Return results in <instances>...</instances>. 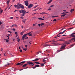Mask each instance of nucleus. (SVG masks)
Listing matches in <instances>:
<instances>
[{
    "instance_id": "obj_1",
    "label": "nucleus",
    "mask_w": 75,
    "mask_h": 75,
    "mask_svg": "<svg viewBox=\"0 0 75 75\" xmlns=\"http://www.w3.org/2000/svg\"><path fill=\"white\" fill-rule=\"evenodd\" d=\"M19 12L20 13H22V14H21L22 16H25V14L26 13H29V11L26 12V11H25V10L23 9L20 10L19 11Z\"/></svg>"
},
{
    "instance_id": "obj_2",
    "label": "nucleus",
    "mask_w": 75,
    "mask_h": 75,
    "mask_svg": "<svg viewBox=\"0 0 75 75\" xmlns=\"http://www.w3.org/2000/svg\"><path fill=\"white\" fill-rule=\"evenodd\" d=\"M71 42V40H69L68 41H66L65 42L62 44V45H65V44H70V43Z\"/></svg>"
},
{
    "instance_id": "obj_3",
    "label": "nucleus",
    "mask_w": 75,
    "mask_h": 75,
    "mask_svg": "<svg viewBox=\"0 0 75 75\" xmlns=\"http://www.w3.org/2000/svg\"><path fill=\"white\" fill-rule=\"evenodd\" d=\"M27 64H29L30 65H32V66L34 65V63L33 62L30 61H29L28 62Z\"/></svg>"
},
{
    "instance_id": "obj_4",
    "label": "nucleus",
    "mask_w": 75,
    "mask_h": 75,
    "mask_svg": "<svg viewBox=\"0 0 75 75\" xmlns=\"http://www.w3.org/2000/svg\"><path fill=\"white\" fill-rule=\"evenodd\" d=\"M25 62V61L21 62V63H17L16 65H23L24 63Z\"/></svg>"
},
{
    "instance_id": "obj_5",
    "label": "nucleus",
    "mask_w": 75,
    "mask_h": 75,
    "mask_svg": "<svg viewBox=\"0 0 75 75\" xmlns=\"http://www.w3.org/2000/svg\"><path fill=\"white\" fill-rule=\"evenodd\" d=\"M61 14H63L61 16V17L62 18V17H65V15H66L67 14L65 13V12H63V13H61Z\"/></svg>"
},
{
    "instance_id": "obj_6",
    "label": "nucleus",
    "mask_w": 75,
    "mask_h": 75,
    "mask_svg": "<svg viewBox=\"0 0 75 75\" xmlns=\"http://www.w3.org/2000/svg\"><path fill=\"white\" fill-rule=\"evenodd\" d=\"M25 4L26 6H28V1H24Z\"/></svg>"
},
{
    "instance_id": "obj_7",
    "label": "nucleus",
    "mask_w": 75,
    "mask_h": 75,
    "mask_svg": "<svg viewBox=\"0 0 75 75\" xmlns=\"http://www.w3.org/2000/svg\"><path fill=\"white\" fill-rule=\"evenodd\" d=\"M66 46H67L66 45H64L62 46L61 47V49H65V47H66Z\"/></svg>"
},
{
    "instance_id": "obj_8",
    "label": "nucleus",
    "mask_w": 75,
    "mask_h": 75,
    "mask_svg": "<svg viewBox=\"0 0 75 75\" xmlns=\"http://www.w3.org/2000/svg\"><path fill=\"white\" fill-rule=\"evenodd\" d=\"M21 6V4H17V9H19V8H20Z\"/></svg>"
},
{
    "instance_id": "obj_9",
    "label": "nucleus",
    "mask_w": 75,
    "mask_h": 75,
    "mask_svg": "<svg viewBox=\"0 0 75 75\" xmlns=\"http://www.w3.org/2000/svg\"><path fill=\"white\" fill-rule=\"evenodd\" d=\"M33 6V4H30L28 6V8H31V7H32Z\"/></svg>"
},
{
    "instance_id": "obj_10",
    "label": "nucleus",
    "mask_w": 75,
    "mask_h": 75,
    "mask_svg": "<svg viewBox=\"0 0 75 75\" xmlns=\"http://www.w3.org/2000/svg\"><path fill=\"white\" fill-rule=\"evenodd\" d=\"M26 35H27V34H24L22 38V40H24V38H25V37H26Z\"/></svg>"
},
{
    "instance_id": "obj_11",
    "label": "nucleus",
    "mask_w": 75,
    "mask_h": 75,
    "mask_svg": "<svg viewBox=\"0 0 75 75\" xmlns=\"http://www.w3.org/2000/svg\"><path fill=\"white\" fill-rule=\"evenodd\" d=\"M71 36L72 37H75V33L71 34Z\"/></svg>"
},
{
    "instance_id": "obj_12",
    "label": "nucleus",
    "mask_w": 75,
    "mask_h": 75,
    "mask_svg": "<svg viewBox=\"0 0 75 75\" xmlns=\"http://www.w3.org/2000/svg\"><path fill=\"white\" fill-rule=\"evenodd\" d=\"M65 31H66V30H64V31L63 32H60V33L58 34V35H59V34H63V33L65 32Z\"/></svg>"
},
{
    "instance_id": "obj_13",
    "label": "nucleus",
    "mask_w": 75,
    "mask_h": 75,
    "mask_svg": "<svg viewBox=\"0 0 75 75\" xmlns=\"http://www.w3.org/2000/svg\"><path fill=\"white\" fill-rule=\"evenodd\" d=\"M45 45V47H49L50 46H52V45Z\"/></svg>"
},
{
    "instance_id": "obj_14",
    "label": "nucleus",
    "mask_w": 75,
    "mask_h": 75,
    "mask_svg": "<svg viewBox=\"0 0 75 75\" xmlns=\"http://www.w3.org/2000/svg\"><path fill=\"white\" fill-rule=\"evenodd\" d=\"M38 60H39V59L36 58L35 60H32V61H38Z\"/></svg>"
},
{
    "instance_id": "obj_15",
    "label": "nucleus",
    "mask_w": 75,
    "mask_h": 75,
    "mask_svg": "<svg viewBox=\"0 0 75 75\" xmlns=\"http://www.w3.org/2000/svg\"><path fill=\"white\" fill-rule=\"evenodd\" d=\"M20 8H22V9H24V6L22 5L21 4Z\"/></svg>"
},
{
    "instance_id": "obj_16",
    "label": "nucleus",
    "mask_w": 75,
    "mask_h": 75,
    "mask_svg": "<svg viewBox=\"0 0 75 75\" xmlns=\"http://www.w3.org/2000/svg\"><path fill=\"white\" fill-rule=\"evenodd\" d=\"M28 35L29 36H32V34H31V32H30L29 33H28Z\"/></svg>"
},
{
    "instance_id": "obj_17",
    "label": "nucleus",
    "mask_w": 75,
    "mask_h": 75,
    "mask_svg": "<svg viewBox=\"0 0 75 75\" xmlns=\"http://www.w3.org/2000/svg\"><path fill=\"white\" fill-rule=\"evenodd\" d=\"M58 41H63V42H64L65 40L63 39H60V40H59Z\"/></svg>"
},
{
    "instance_id": "obj_18",
    "label": "nucleus",
    "mask_w": 75,
    "mask_h": 75,
    "mask_svg": "<svg viewBox=\"0 0 75 75\" xmlns=\"http://www.w3.org/2000/svg\"><path fill=\"white\" fill-rule=\"evenodd\" d=\"M52 1V0L50 1H49L47 3V4H50V3H51Z\"/></svg>"
},
{
    "instance_id": "obj_19",
    "label": "nucleus",
    "mask_w": 75,
    "mask_h": 75,
    "mask_svg": "<svg viewBox=\"0 0 75 75\" xmlns=\"http://www.w3.org/2000/svg\"><path fill=\"white\" fill-rule=\"evenodd\" d=\"M25 21H26V19L22 20V21L23 22V23H25Z\"/></svg>"
},
{
    "instance_id": "obj_20",
    "label": "nucleus",
    "mask_w": 75,
    "mask_h": 75,
    "mask_svg": "<svg viewBox=\"0 0 75 75\" xmlns=\"http://www.w3.org/2000/svg\"><path fill=\"white\" fill-rule=\"evenodd\" d=\"M27 64H25L23 65V67H25L26 66H27Z\"/></svg>"
},
{
    "instance_id": "obj_21",
    "label": "nucleus",
    "mask_w": 75,
    "mask_h": 75,
    "mask_svg": "<svg viewBox=\"0 0 75 75\" xmlns=\"http://www.w3.org/2000/svg\"><path fill=\"white\" fill-rule=\"evenodd\" d=\"M24 32H21L20 33V34L21 35H23V34H24Z\"/></svg>"
},
{
    "instance_id": "obj_22",
    "label": "nucleus",
    "mask_w": 75,
    "mask_h": 75,
    "mask_svg": "<svg viewBox=\"0 0 75 75\" xmlns=\"http://www.w3.org/2000/svg\"><path fill=\"white\" fill-rule=\"evenodd\" d=\"M59 17V16H52V18H54L55 17Z\"/></svg>"
},
{
    "instance_id": "obj_23",
    "label": "nucleus",
    "mask_w": 75,
    "mask_h": 75,
    "mask_svg": "<svg viewBox=\"0 0 75 75\" xmlns=\"http://www.w3.org/2000/svg\"><path fill=\"white\" fill-rule=\"evenodd\" d=\"M45 62L44 63L42 64L41 65V67L44 66V64H45Z\"/></svg>"
},
{
    "instance_id": "obj_24",
    "label": "nucleus",
    "mask_w": 75,
    "mask_h": 75,
    "mask_svg": "<svg viewBox=\"0 0 75 75\" xmlns=\"http://www.w3.org/2000/svg\"><path fill=\"white\" fill-rule=\"evenodd\" d=\"M10 0H9L8 1H7V4H9V3H10Z\"/></svg>"
},
{
    "instance_id": "obj_25",
    "label": "nucleus",
    "mask_w": 75,
    "mask_h": 75,
    "mask_svg": "<svg viewBox=\"0 0 75 75\" xmlns=\"http://www.w3.org/2000/svg\"><path fill=\"white\" fill-rule=\"evenodd\" d=\"M23 50H24V51H26V50H27V48H25H25H23Z\"/></svg>"
},
{
    "instance_id": "obj_26",
    "label": "nucleus",
    "mask_w": 75,
    "mask_h": 75,
    "mask_svg": "<svg viewBox=\"0 0 75 75\" xmlns=\"http://www.w3.org/2000/svg\"><path fill=\"white\" fill-rule=\"evenodd\" d=\"M14 7H15V8H17V5H14Z\"/></svg>"
},
{
    "instance_id": "obj_27",
    "label": "nucleus",
    "mask_w": 75,
    "mask_h": 75,
    "mask_svg": "<svg viewBox=\"0 0 75 75\" xmlns=\"http://www.w3.org/2000/svg\"><path fill=\"white\" fill-rule=\"evenodd\" d=\"M35 64H41L40 63H39V62H35Z\"/></svg>"
},
{
    "instance_id": "obj_28",
    "label": "nucleus",
    "mask_w": 75,
    "mask_h": 75,
    "mask_svg": "<svg viewBox=\"0 0 75 75\" xmlns=\"http://www.w3.org/2000/svg\"><path fill=\"white\" fill-rule=\"evenodd\" d=\"M35 66L36 67H39L40 66H39V65H38V64H37V65H35Z\"/></svg>"
},
{
    "instance_id": "obj_29",
    "label": "nucleus",
    "mask_w": 75,
    "mask_h": 75,
    "mask_svg": "<svg viewBox=\"0 0 75 75\" xmlns=\"http://www.w3.org/2000/svg\"><path fill=\"white\" fill-rule=\"evenodd\" d=\"M6 41L7 42H8V41H9V40L8 39H6Z\"/></svg>"
},
{
    "instance_id": "obj_30",
    "label": "nucleus",
    "mask_w": 75,
    "mask_h": 75,
    "mask_svg": "<svg viewBox=\"0 0 75 75\" xmlns=\"http://www.w3.org/2000/svg\"><path fill=\"white\" fill-rule=\"evenodd\" d=\"M44 25V23H42L41 24V26H42V25Z\"/></svg>"
},
{
    "instance_id": "obj_31",
    "label": "nucleus",
    "mask_w": 75,
    "mask_h": 75,
    "mask_svg": "<svg viewBox=\"0 0 75 75\" xmlns=\"http://www.w3.org/2000/svg\"><path fill=\"white\" fill-rule=\"evenodd\" d=\"M74 11V9H71L70 11L71 12H72V11Z\"/></svg>"
},
{
    "instance_id": "obj_32",
    "label": "nucleus",
    "mask_w": 75,
    "mask_h": 75,
    "mask_svg": "<svg viewBox=\"0 0 75 75\" xmlns=\"http://www.w3.org/2000/svg\"><path fill=\"white\" fill-rule=\"evenodd\" d=\"M3 10H1L0 11V13H1V14L3 13Z\"/></svg>"
},
{
    "instance_id": "obj_33",
    "label": "nucleus",
    "mask_w": 75,
    "mask_h": 75,
    "mask_svg": "<svg viewBox=\"0 0 75 75\" xmlns=\"http://www.w3.org/2000/svg\"><path fill=\"white\" fill-rule=\"evenodd\" d=\"M40 14H42L43 15V14H44V12L40 13Z\"/></svg>"
},
{
    "instance_id": "obj_34",
    "label": "nucleus",
    "mask_w": 75,
    "mask_h": 75,
    "mask_svg": "<svg viewBox=\"0 0 75 75\" xmlns=\"http://www.w3.org/2000/svg\"><path fill=\"white\" fill-rule=\"evenodd\" d=\"M10 65V63H7V64L6 65Z\"/></svg>"
},
{
    "instance_id": "obj_35",
    "label": "nucleus",
    "mask_w": 75,
    "mask_h": 75,
    "mask_svg": "<svg viewBox=\"0 0 75 75\" xmlns=\"http://www.w3.org/2000/svg\"><path fill=\"white\" fill-rule=\"evenodd\" d=\"M36 68V67H35V66L34 67H33V69H35Z\"/></svg>"
},
{
    "instance_id": "obj_36",
    "label": "nucleus",
    "mask_w": 75,
    "mask_h": 75,
    "mask_svg": "<svg viewBox=\"0 0 75 75\" xmlns=\"http://www.w3.org/2000/svg\"><path fill=\"white\" fill-rule=\"evenodd\" d=\"M24 17L22 16L21 17V18L22 19H24Z\"/></svg>"
},
{
    "instance_id": "obj_37",
    "label": "nucleus",
    "mask_w": 75,
    "mask_h": 75,
    "mask_svg": "<svg viewBox=\"0 0 75 75\" xmlns=\"http://www.w3.org/2000/svg\"><path fill=\"white\" fill-rule=\"evenodd\" d=\"M45 58L44 59H43V62H45Z\"/></svg>"
},
{
    "instance_id": "obj_38",
    "label": "nucleus",
    "mask_w": 75,
    "mask_h": 75,
    "mask_svg": "<svg viewBox=\"0 0 75 75\" xmlns=\"http://www.w3.org/2000/svg\"><path fill=\"white\" fill-rule=\"evenodd\" d=\"M38 6V5L36 6H34L33 8H36V7H37Z\"/></svg>"
},
{
    "instance_id": "obj_39",
    "label": "nucleus",
    "mask_w": 75,
    "mask_h": 75,
    "mask_svg": "<svg viewBox=\"0 0 75 75\" xmlns=\"http://www.w3.org/2000/svg\"><path fill=\"white\" fill-rule=\"evenodd\" d=\"M37 10H38V9H35V10H33V11H37Z\"/></svg>"
},
{
    "instance_id": "obj_40",
    "label": "nucleus",
    "mask_w": 75,
    "mask_h": 75,
    "mask_svg": "<svg viewBox=\"0 0 75 75\" xmlns=\"http://www.w3.org/2000/svg\"><path fill=\"white\" fill-rule=\"evenodd\" d=\"M6 37H8V39H9V38L10 37L9 36L6 35Z\"/></svg>"
},
{
    "instance_id": "obj_41",
    "label": "nucleus",
    "mask_w": 75,
    "mask_h": 75,
    "mask_svg": "<svg viewBox=\"0 0 75 75\" xmlns=\"http://www.w3.org/2000/svg\"><path fill=\"white\" fill-rule=\"evenodd\" d=\"M57 21V19H54L53 20V21Z\"/></svg>"
},
{
    "instance_id": "obj_42",
    "label": "nucleus",
    "mask_w": 75,
    "mask_h": 75,
    "mask_svg": "<svg viewBox=\"0 0 75 75\" xmlns=\"http://www.w3.org/2000/svg\"><path fill=\"white\" fill-rule=\"evenodd\" d=\"M54 5H51L50 7H54Z\"/></svg>"
},
{
    "instance_id": "obj_43",
    "label": "nucleus",
    "mask_w": 75,
    "mask_h": 75,
    "mask_svg": "<svg viewBox=\"0 0 75 75\" xmlns=\"http://www.w3.org/2000/svg\"><path fill=\"white\" fill-rule=\"evenodd\" d=\"M71 40H74V41H75V37L74 38H72L71 39Z\"/></svg>"
},
{
    "instance_id": "obj_44",
    "label": "nucleus",
    "mask_w": 75,
    "mask_h": 75,
    "mask_svg": "<svg viewBox=\"0 0 75 75\" xmlns=\"http://www.w3.org/2000/svg\"><path fill=\"white\" fill-rule=\"evenodd\" d=\"M1 63H2V61H1V60H0V64H1Z\"/></svg>"
},
{
    "instance_id": "obj_45",
    "label": "nucleus",
    "mask_w": 75,
    "mask_h": 75,
    "mask_svg": "<svg viewBox=\"0 0 75 75\" xmlns=\"http://www.w3.org/2000/svg\"><path fill=\"white\" fill-rule=\"evenodd\" d=\"M1 24H2V22H1V21H0V25Z\"/></svg>"
},
{
    "instance_id": "obj_46",
    "label": "nucleus",
    "mask_w": 75,
    "mask_h": 75,
    "mask_svg": "<svg viewBox=\"0 0 75 75\" xmlns=\"http://www.w3.org/2000/svg\"><path fill=\"white\" fill-rule=\"evenodd\" d=\"M38 20H42V18H38Z\"/></svg>"
},
{
    "instance_id": "obj_47",
    "label": "nucleus",
    "mask_w": 75,
    "mask_h": 75,
    "mask_svg": "<svg viewBox=\"0 0 75 75\" xmlns=\"http://www.w3.org/2000/svg\"><path fill=\"white\" fill-rule=\"evenodd\" d=\"M10 19H13V17H11L10 18Z\"/></svg>"
},
{
    "instance_id": "obj_48",
    "label": "nucleus",
    "mask_w": 75,
    "mask_h": 75,
    "mask_svg": "<svg viewBox=\"0 0 75 75\" xmlns=\"http://www.w3.org/2000/svg\"><path fill=\"white\" fill-rule=\"evenodd\" d=\"M72 28H70L69 29V30H71V29H72Z\"/></svg>"
},
{
    "instance_id": "obj_49",
    "label": "nucleus",
    "mask_w": 75,
    "mask_h": 75,
    "mask_svg": "<svg viewBox=\"0 0 75 75\" xmlns=\"http://www.w3.org/2000/svg\"><path fill=\"white\" fill-rule=\"evenodd\" d=\"M60 36H61L60 35L58 36V35H57V36H56V37H60Z\"/></svg>"
},
{
    "instance_id": "obj_50",
    "label": "nucleus",
    "mask_w": 75,
    "mask_h": 75,
    "mask_svg": "<svg viewBox=\"0 0 75 75\" xmlns=\"http://www.w3.org/2000/svg\"><path fill=\"white\" fill-rule=\"evenodd\" d=\"M13 31H16V29L14 28H13Z\"/></svg>"
},
{
    "instance_id": "obj_51",
    "label": "nucleus",
    "mask_w": 75,
    "mask_h": 75,
    "mask_svg": "<svg viewBox=\"0 0 75 75\" xmlns=\"http://www.w3.org/2000/svg\"><path fill=\"white\" fill-rule=\"evenodd\" d=\"M20 39H18L17 40V41L18 42H19V41H20Z\"/></svg>"
},
{
    "instance_id": "obj_52",
    "label": "nucleus",
    "mask_w": 75,
    "mask_h": 75,
    "mask_svg": "<svg viewBox=\"0 0 75 75\" xmlns=\"http://www.w3.org/2000/svg\"><path fill=\"white\" fill-rule=\"evenodd\" d=\"M65 13V14H67V13H68V12H64Z\"/></svg>"
},
{
    "instance_id": "obj_53",
    "label": "nucleus",
    "mask_w": 75,
    "mask_h": 75,
    "mask_svg": "<svg viewBox=\"0 0 75 75\" xmlns=\"http://www.w3.org/2000/svg\"><path fill=\"white\" fill-rule=\"evenodd\" d=\"M48 10H51V8H49V9Z\"/></svg>"
},
{
    "instance_id": "obj_54",
    "label": "nucleus",
    "mask_w": 75,
    "mask_h": 75,
    "mask_svg": "<svg viewBox=\"0 0 75 75\" xmlns=\"http://www.w3.org/2000/svg\"><path fill=\"white\" fill-rule=\"evenodd\" d=\"M21 27H22V28H24V27L23 26H21Z\"/></svg>"
},
{
    "instance_id": "obj_55",
    "label": "nucleus",
    "mask_w": 75,
    "mask_h": 75,
    "mask_svg": "<svg viewBox=\"0 0 75 75\" xmlns=\"http://www.w3.org/2000/svg\"><path fill=\"white\" fill-rule=\"evenodd\" d=\"M18 11V10H15L14 12H16V11Z\"/></svg>"
},
{
    "instance_id": "obj_56",
    "label": "nucleus",
    "mask_w": 75,
    "mask_h": 75,
    "mask_svg": "<svg viewBox=\"0 0 75 75\" xmlns=\"http://www.w3.org/2000/svg\"><path fill=\"white\" fill-rule=\"evenodd\" d=\"M14 25H12L11 26V28H12V27H14Z\"/></svg>"
},
{
    "instance_id": "obj_57",
    "label": "nucleus",
    "mask_w": 75,
    "mask_h": 75,
    "mask_svg": "<svg viewBox=\"0 0 75 75\" xmlns=\"http://www.w3.org/2000/svg\"><path fill=\"white\" fill-rule=\"evenodd\" d=\"M8 33H11V32H10V31H8Z\"/></svg>"
},
{
    "instance_id": "obj_58",
    "label": "nucleus",
    "mask_w": 75,
    "mask_h": 75,
    "mask_svg": "<svg viewBox=\"0 0 75 75\" xmlns=\"http://www.w3.org/2000/svg\"><path fill=\"white\" fill-rule=\"evenodd\" d=\"M44 14H48H48L44 12Z\"/></svg>"
},
{
    "instance_id": "obj_59",
    "label": "nucleus",
    "mask_w": 75,
    "mask_h": 75,
    "mask_svg": "<svg viewBox=\"0 0 75 75\" xmlns=\"http://www.w3.org/2000/svg\"><path fill=\"white\" fill-rule=\"evenodd\" d=\"M19 50H20V49H21V47H19Z\"/></svg>"
},
{
    "instance_id": "obj_60",
    "label": "nucleus",
    "mask_w": 75,
    "mask_h": 75,
    "mask_svg": "<svg viewBox=\"0 0 75 75\" xmlns=\"http://www.w3.org/2000/svg\"><path fill=\"white\" fill-rule=\"evenodd\" d=\"M20 52H22V50H20Z\"/></svg>"
},
{
    "instance_id": "obj_61",
    "label": "nucleus",
    "mask_w": 75,
    "mask_h": 75,
    "mask_svg": "<svg viewBox=\"0 0 75 75\" xmlns=\"http://www.w3.org/2000/svg\"><path fill=\"white\" fill-rule=\"evenodd\" d=\"M51 41H48V42H51Z\"/></svg>"
},
{
    "instance_id": "obj_62",
    "label": "nucleus",
    "mask_w": 75,
    "mask_h": 75,
    "mask_svg": "<svg viewBox=\"0 0 75 75\" xmlns=\"http://www.w3.org/2000/svg\"><path fill=\"white\" fill-rule=\"evenodd\" d=\"M15 34H17V32H15Z\"/></svg>"
},
{
    "instance_id": "obj_63",
    "label": "nucleus",
    "mask_w": 75,
    "mask_h": 75,
    "mask_svg": "<svg viewBox=\"0 0 75 75\" xmlns=\"http://www.w3.org/2000/svg\"><path fill=\"white\" fill-rule=\"evenodd\" d=\"M38 25H39V26H40V25H41V24H38Z\"/></svg>"
},
{
    "instance_id": "obj_64",
    "label": "nucleus",
    "mask_w": 75,
    "mask_h": 75,
    "mask_svg": "<svg viewBox=\"0 0 75 75\" xmlns=\"http://www.w3.org/2000/svg\"><path fill=\"white\" fill-rule=\"evenodd\" d=\"M33 26H35V24H33Z\"/></svg>"
}]
</instances>
